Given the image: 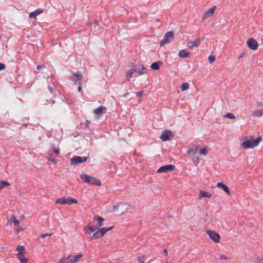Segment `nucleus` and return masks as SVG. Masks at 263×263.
<instances>
[{"label": "nucleus", "instance_id": "obj_24", "mask_svg": "<svg viewBox=\"0 0 263 263\" xmlns=\"http://www.w3.org/2000/svg\"><path fill=\"white\" fill-rule=\"evenodd\" d=\"M82 77L79 74H74L72 76V79L76 83H80L81 81Z\"/></svg>", "mask_w": 263, "mask_h": 263}, {"label": "nucleus", "instance_id": "obj_42", "mask_svg": "<svg viewBox=\"0 0 263 263\" xmlns=\"http://www.w3.org/2000/svg\"><path fill=\"white\" fill-rule=\"evenodd\" d=\"M5 68V64L0 63V70H4Z\"/></svg>", "mask_w": 263, "mask_h": 263}, {"label": "nucleus", "instance_id": "obj_3", "mask_svg": "<svg viewBox=\"0 0 263 263\" xmlns=\"http://www.w3.org/2000/svg\"><path fill=\"white\" fill-rule=\"evenodd\" d=\"M81 179L85 182L89 184H95L98 186L101 185V181L95 177L86 174H82L80 176Z\"/></svg>", "mask_w": 263, "mask_h": 263}, {"label": "nucleus", "instance_id": "obj_14", "mask_svg": "<svg viewBox=\"0 0 263 263\" xmlns=\"http://www.w3.org/2000/svg\"><path fill=\"white\" fill-rule=\"evenodd\" d=\"M116 211L118 213H123L125 210H126V205L124 203H118L116 206Z\"/></svg>", "mask_w": 263, "mask_h": 263}, {"label": "nucleus", "instance_id": "obj_19", "mask_svg": "<svg viewBox=\"0 0 263 263\" xmlns=\"http://www.w3.org/2000/svg\"><path fill=\"white\" fill-rule=\"evenodd\" d=\"M113 228L114 227H110L109 228H103L100 229L99 230H98V231L99 232L101 237H102L107 232L112 230Z\"/></svg>", "mask_w": 263, "mask_h": 263}, {"label": "nucleus", "instance_id": "obj_22", "mask_svg": "<svg viewBox=\"0 0 263 263\" xmlns=\"http://www.w3.org/2000/svg\"><path fill=\"white\" fill-rule=\"evenodd\" d=\"M135 71V69L134 68L128 67L126 70V77L128 79L131 78L133 74Z\"/></svg>", "mask_w": 263, "mask_h": 263}, {"label": "nucleus", "instance_id": "obj_38", "mask_svg": "<svg viewBox=\"0 0 263 263\" xmlns=\"http://www.w3.org/2000/svg\"><path fill=\"white\" fill-rule=\"evenodd\" d=\"M193 161L196 164H197L199 162V159L198 157L194 158L193 159Z\"/></svg>", "mask_w": 263, "mask_h": 263}, {"label": "nucleus", "instance_id": "obj_6", "mask_svg": "<svg viewBox=\"0 0 263 263\" xmlns=\"http://www.w3.org/2000/svg\"><path fill=\"white\" fill-rule=\"evenodd\" d=\"M104 221V219L100 216H95L93 218L91 223L94 224L96 228L98 229L101 226H103V223Z\"/></svg>", "mask_w": 263, "mask_h": 263}, {"label": "nucleus", "instance_id": "obj_20", "mask_svg": "<svg viewBox=\"0 0 263 263\" xmlns=\"http://www.w3.org/2000/svg\"><path fill=\"white\" fill-rule=\"evenodd\" d=\"M190 52L185 50L182 49L179 51L178 55L181 58H186L190 56Z\"/></svg>", "mask_w": 263, "mask_h": 263}, {"label": "nucleus", "instance_id": "obj_41", "mask_svg": "<svg viewBox=\"0 0 263 263\" xmlns=\"http://www.w3.org/2000/svg\"><path fill=\"white\" fill-rule=\"evenodd\" d=\"M52 151L57 154V155H59V148H52Z\"/></svg>", "mask_w": 263, "mask_h": 263}, {"label": "nucleus", "instance_id": "obj_21", "mask_svg": "<svg viewBox=\"0 0 263 263\" xmlns=\"http://www.w3.org/2000/svg\"><path fill=\"white\" fill-rule=\"evenodd\" d=\"M263 115V109H257L252 113L251 116L253 117H260Z\"/></svg>", "mask_w": 263, "mask_h": 263}, {"label": "nucleus", "instance_id": "obj_4", "mask_svg": "<svg viewBox=\"0 0 263 263\" xmlns=\"http://www.w3.org/2000/svg\"><path fill=\"white\" fill-rule=\"evenodd\" d=\"M78 202V201L76 199L71 197H64L60 198L55 201L56 203L61 204H66L68 205H70L73 203H77Z\"/></svg>", "mask_w": 263, "mask_h": 263}, {"label": "nucleus", "instance_id": "obj_40", "mask_svg": "<svg viewBox=\"0 0 263 263\" xmlns=\"http://www.w3.org/2000/svg\"><path fill=\"white\" fill-rule=\"evenodd\" d=\"M23 230H24L23 229H22L20 227H17L15 229L16 233L18 234L20 231H23Z\"/></svg>", "mask_w": 263, "mask_h": 263}, {"label": "nucleus", "instance_id": "obj_15", "mask_svg": "<svg viewBox=\"0 0 263 263\" xmlns=\"http://www.w3.org/2000/svg\"><path fill=\"white\" fill-rule=\"evenodd\" d=\"M212 196L211 193L206 191L200 190L199 193L198 199L201 200L203 198H210Z\"/></svg>", "mask_w": 263, "mask_h": 263}, {"label": "nucleus", "instance_id": "obj_1", "mask_svg": "<svg viewBox=\"0 0 263 263\" xmlns=\"http://www.w3.org/2000/svg\"><path fill=\"white\" fill-rule=\"evenodd\" d=\"M262 140L261 137H258L256 139L252 136L245 137L240 143V146L246 149H253L257 147Z\"/></svg>", "mask_w": 263, "mask_h": 263}, {"label": "nucleus", "instance_id": "obj_23", "mask_svg": "<svg viewBox=\"0 0 263 263\" xmlns=\"http://www.w3.org/2000/svg\"><path fill=\"white\" fill-rule=\"evenodd\" d=\"M16 250L17 251V253L16 254V255L20 256V255L24 254L25 249V247L23 246L18 245V246H17V247L16 248Z\"/></svg>", "mask_w": 263, "mask_h": 263}, {"label": "nucleus", "instance_id": "obj_50", "mask_svg": "<svg viewBox=\"0 0 263 263\" xmlns=\"http://www.w3.org/2000/svg\"><path fill=\"white\" fill-rule=\"evenodd\" d=\"M49 89H50V90L51 92H52L53 91V89L52 88H49Z\"/></svg>", "mask_w": 263, "mask_h": 263}, {"label": "nucleus", "instance_id": "obj_9", "mask_svg": "<svg viewBox=\"0 0 263 263\" xmlns=\"http://www.w3.org/2000/svg\"><path fill=\"white\" fill-rule=\"evenodd\" d=\"M87 160L86 157H81L80 156H74L70 160L71 165H76L78 163L85 162Z\"/></svg>", "mask_w": 263, "mask_h": 263}, {"label": "nucleus", "instance_id": "obj_29", "mask_svg": "<svg viewBox=\"0 0 263 263\" xmlns=\"http://www.w3.org/2000/svg\"><path fill=\"white\" fill-rule=\"evenodd\" d=\"M10 184L6 181L0 180V190L3 189L6 186H9Z\"/></svg>", "mask_w": 263, "mask_h": 263}, {"label": "nucleus", "instance_id": "obj_31", "mask_svg": "<svg viewBox=\"0 0 263 263\" xmlns=\"http://www.w3.org/2000/svg\"><path fill=\"white\" fill-rule=\"evenodd\" d=\"M7 220L8 221L12 220L16 227H17L20 224V221L17 220L14 216L11 217L10 219L7 218Z\"/></svg>", "mask_w": 263, "mask_h": 263}, {"label": "nucleus", "instance_id": "obj_45", "mask_svg": "<svg viewBox=\"0 0 263 263\" xmlns=\"http://www.w3.org/2000/svg\"><path fill=\"white\" fill-rule=\"evenodd\" d=\"M164 254H165L166 255H167V254H168L167 251V250H166V249H165V250H164Z\"/></svg>", "mask_w": 263, "mask_h": 263}, {"label": "nucleus", "instance_id": "obj_46", "mask_svg": "<svg viewBox=\"0 0 263 263\" xmlns=\"http://www.w3.org/2000/svg\"><path fill=\"white\" fill-rule=\"evenodd\" d=\"M244 55V53H242L241 54V55L238 57V59H240V58H241Z\"/></svg>", "mask_w": 263, "mask_h": 263}, {"label": "nucleus", "instance_id": "obj_27", "mask_svg": "<svg viewBox=\"0 0 263 263\" xmlns=\"http://www.w3.org/2000/svg\"><path fill=\"white\" fill-rule=\"evenodd\" d=\"M209 153L208 148L206 147L200 148L199 153L203 156H206Z\"/></svg>", "mask_w": 263, "mask_h": 263}, {"label": "nucleus", "instance_id": "obj_35", "mask_svg": "<svg viewBox=\"0 0 263 263\" xmlns=\"http://www.w3.org/2000/svg\"><path fill=\"white\" fill-rule=\"evenodd\" d=\"M47 159L49 161H51L53 163H54L55 164L57 163V160L56 159H55L54 158H53L50 157H48Z\"/></svg>", "mask_w": 263, "mask_h": 263}, {"label": "nucleus", "instance_id": "obj_51", "mask_svg": "<svg viewBox=\"0 0 263 263\" xmlns=\"http://www.w3.org/2000/svg\"><path fill=\"white\" fill-rule=\"evenodd\" d=\"M21 218L24 219V216L22 217Z\"/></svg>", "mask_w": 263, "mask_h": 263}, {"label": "nucleus", "instance_id": "obj_28", "mask_svg": "<svg viewBox=\"0 0 263 263\" xmlns=\"http://www.w3.org/2000/svg\"><path fill=\"white\" fill-rule=\"evenodd\" d=\"M101 236L99 233V232L97 231V232H96L90 237V240H95V239H99L100 238H101Z\"/></svg>", "mask_w": 263, "mask_h": 263}, {"label": "nucleus", "instance_id": "obj_16", "mask_svg": "<svg viewBox=\"0 0 263 263\" xmlns=\"http://www.w3.org/2000/svg\"><path fill=\"white\" fill-rule=\"evenodd\" d=\"M216 186L219 188L222 189L228 195L230 194V191L227 185H226L223 183L220 182H218L216 184Z\"/></svg>", "mask_w": 263, "mask_h": 263}, {"label": "nucleus", "instance_id": "obj_26", "mask_svg": "<svg viewBox=\"0 0 263 263\" xmlns=\"http://www.w3.org/2000/svg\"><path fill=\"white\" fill-rule=\"evenodd\" d=\"M161 64V62H156L155 63H153L151 66V67L153 70H158L159 69L160 64Z\"/></svg>", "mask_w": 263, "mask_h": 263}, {"label": "nucleus", "instance_id": "obj_47", "mask_svg": "<svg viewBox=\"0 0 263 263\" xmlns=\"http://www.w3.org/2000/svg\"><path fill=\"white\" fill-rule=\"evenodd\" d=\"M81 89H82L81 87V86H79L78 87V91L79 92H80L81 91Z\"/></svg>", "mask_w": 263, "mask_h": 263}, {"label": "nucleus", "instance_id": "obj_7", "mask_svg": "<svg viewBox=\"0 0 263 263\" xmlns=\"http://www.w3.org/2000/svg\"><path fill=\"white\" fill-rule=\"evenodd\" d=\"M206 234L209 235L210 238L215 242H219L220 241V236L216 232L212 231H206Z\"/></svg>", "mask_w": 263, "mask_h": 263}, {"label": "nucleus", "instance_id": "obj_39", "mask_svg": "<svg viewBox=\"0 0 263 263\" xmlns=\"http://www.w3.org/2000/svg\"><path fill=\"white\" fill-rule=\"evenodd\" d=\"M228 257L224 255H220L219 256V259L220 260H227Z\"/></svg>", "mask_w": 263, "mask_h": 263}, {"label": "nucleus", "instance_id": "obj_44", "mask_svg": "<svg viewBox=\"0 0 263 263\" xmlns=\"http://www.w3.org/2000/svg\"><path fill=\"white\" fill-rule=\"evenodd\" d=\"M257 105L258 106H261L262 105V103L261 102H258L257 103Z\"/></svg>", "mask_w": 263, "mask_h": 263}, {"label": "nucleus", "instance_id": "obj_34", "mask_svg": "<svg viewBox=\"0 0 263 263\" xmlns=\"http://www.w3.org/2000/svg\"><path fill=\"white\" fill-rule=\"evenodd\" d=\"M208 60L210 63H213L215 62L216 58L214 55H211L209 57Z\"/></svg>", "mask_w": 263, "mask_h": 263}, {"label": "nucleus", "instance_id": "obj_18", "mask_svg": "<svg viewBox=\"0 0 263 263\" xmlns=\"http://www.w3.org/2000/svg\"><path fill=\"white\" fill-rule=\"evenodd\" d=\"M43 10L42 9H38L35 10L34 11L32 12L29 14L30 18H35L39 15L42 13Z\"/></svg>", "mask_w": 263, "mask_h": 263}, {"label": "nucleus", "instance_id": "obj_2", "mask_svg": "<svg viewBox=\"0 0 263 263\" xmlns=\"http://www.w3.org/2000/svg\"><path fill=\"white\" fill-rule=\"evenodd\" d=\"M83 256L82 253L78 254L69 255L67 257H63L59 260L60 263H75L79 261Z\"/></svg>", "mask_w": 263, "mask_h": 263}, {"label": "nucleus", "instance_id": "obj_12", "mask_svg": "<svg viewBox=\"0 0 263 263\" xmlns=\"http://www.w3.org/2000/svg\"><path fill=\"white\" fill-rule=\"evenodd\" d=\"M106 108L103 106H100L97 108L94 109L93 112L96 115L97 118H99L103 113L106 111Z\"/></svg>", "mask_w": 263, "mask_h": 263}, {"label": "nucleus", "instance_id": "obj_17", "mask_svg": "<svg viewBox=\"0 0 263 263\" xmlns=\"http://www.w3.org/2000/svg\"><path fill=\"white\" fill-rule=\"evenodd\" d=\"M215 9H216V6H214L211 8L208 9L204 13V15H203L204 18H206L212 16L214 13V11H215Z\"/></svg>", "mask_w": 263, "mask_h": 263}, {"label": "nucleus", "instance_id": "obj_49", "mask_svg": "<svg viewBox=\"0 0 263 263\" xmlns=\"http://www.w3.org/2000/svg\"><path fill=\"white\" fill-rule=\"evenodd\" d=\"M145 69V68L143 66L142 67V70H144Z\"/></svg>", "mask_w": 263, "mask_h": 263}, {"label": "nucleus", "instance_id": "obj_5", "mask_svg": "<svg viewBox=\"0 0 263 263\" xmlns=\"http://www.w3.org/2000/svg\"><path fill=\"white\" fill-rule=\"evenodd\" d=\"M174 39V33L172 31H169L165 33L163 39L160 42V45L163 46L165 44L171 42Z\"/></svg>", "mask_w": 263, "mask_h": 263}, {"label": "nucleus", "instance_id": "obj_32", "mask_svg": "<svg viewBox=\"0 0 263 263\" xmlns=\"http://www.w3.org/2000/svg\"><path fill=\"white\" fill-rule=\"evenodd\" d=\"M189 84L187 83H183L181 86V90L182 91H184L189 89Z\"/></svg>", "mask_w": 263, "mask_h": 263}, {"label": "nucleus", "instance_id": "obj_43", "mask_svg": "<svg viewBox=\"0 0 263 263\" xmlns=\"http://www.w3.org/2000/svg\"><path fill=\"white\" fill-rule=\"evenodd\" d=\"M51 236V234H43L41 235V237L42 238H45L47 236Z\"/></svg>", "mask_w": 263, "mask_h": 263}, {"label": "nucleus", "instance_id": "obj_30", "mask_svg": "<svg viewBox=\"0 0 263 263\" xmlns=\"http://www.w3.org/2000/svg\"><path fill=\"white\" fill-rule=\"evenodd\" d=\"M89 230L90 232H94L98 229L96 228L95 226H86L84 228V231H86L87 230Z\"/></svg>", "mask_w": 263, "mask_h": 263}, {"label": "nucleus", "instance_id": "obj_37", "mask_svg": "<svg viewBox=\"0 0 263 263\" xmlns=\"http://www.w3.org/2000/svg\"><path fill=\"white\" fill-rule=\"evenodd\" d=\"M144 92L143 91H138V92H136V95L138 97H142L144 95Z\"/></svg>", "mask_w": 263, "mask_h": 263}, {"label": "nucleus", "instance_id": "obj_36", "mask_svg": "<svg viewBox=\"0 0 263 263\" xmlns=\"http://www.w3.org/2000/svg\"><path fill=\"white\" fill-rule=\"evenodd\" d=\"M200 147L198 145H196L195 147V149H194V154H196L198 152L199 153V151H200Z\"/></svg>", "mask_w": 263, "mask_h": 263}, {"label": "nucleus", "instance_id": "obj_11", "mask_svg": "<svg viewBox=\"0 0 263 263\" xmlns=\"http://www.w3.org/2000/svg\"><path fill=\"white\" fill-rule=\"evenodd\" d=\"M172 132L170 130H165L162 133L160 136V139L163 141H166L170 140V138L172 137Z\"/></svg>", "mask_w": 263, "mask_h": 263}, {"label": "nucleus", "instance_id": "obj_48", "mask_svg": "<svg viewBox=\"0 0 263 263\" xmlns=\"http://www.w3.org/2000/svg\"><path fill=\"white\" fill-rule=\"evenodd\" d=\"M138 73L140 74H143L144 73L142 72V71H138Z\"/></svg>", "mask_w": 263, "mask_h": 263}, {"label": "nucleus", "instance_id": "obj_52", "mask_svg": "<svg viewBox=\"0 0 263 263\" xmlns=\"http://www.w3.org/2000/svg\"><path fill=\"white\" fill-rule=\"evenodd\" d=\"M190 152V150H189V151H187V153H189Z\"/></svg>", "mask_w": 263, "mask_h": 263}, {"label": "nucleus", "instance_id": "obj_10", "mask_svg": "<svg viewBox=\"0 0 263 263\" xmlns=\"http://www.w3.org/2000/svg\"><path fill=\"white\" fill-rule=\"evenodd\" d=\"M247 43L249 47L252 50H255L257 48V42L253 38L249 39L247 41Z\"/></svg>", "mask_w": 263, "mask_h": 263}, {"label": "nucleus", "instance_id": "obj_33", "mask_svg": "<svg viewBox=\"0 0 263 263\" xmlns=\"http://www.w3.org/2000/svg\"><path fill=\"white\" fill-rule=\"evenodd\" d=\"M224 118H228L231 119H235L236 117L232 113L229 112L223 115Z\"/></svg>", "mask_w": 263, "mask_h": 263}, {"label": "nucleus", "instance_id": "obj_13", "mask_svg": "<svg viewBox=\"0 0 263 263\" xmlns=\"http://www.w3.org/2000/svg\"><path fill=\"white\" fill-rule=\"evenodd\" d=\"M203 41V39L198 38L195 41H189L188 42L189 47L191 49L193 48L194 47H198L201 42Z\"/></svg>", "mask_w": 263, "mask_h": 263}, {"label": "nucleus", "instance_id": "obj_8", "mask_svg": "<svg viewBox=\"0 0 263 263\" xmlns=\"http://www.w3.org/2000/svg\"><path fill=\"white\" fill-rule=\"evenodd\" d=\"M175 168V166L172 164L163 165L160 167L157 171V173H166L168 171H172Z\"/></svg>", "mask_w": 263, "mask_h": 263}, {"label": "nucleus", "instance_id": "obj_25", "mask_svg": "<svg viewBox=\"0 0 263 263\" xmlns=\"http://www.w3.org/2000/svg\"><path fill=\"white\" fill-rule=\"evenodd\" d=\"M21 263H28V259L26 257L24 254L16 256Z\"/></svg>", "mask_w": 263, "mask_h": 263}]
</instances>
